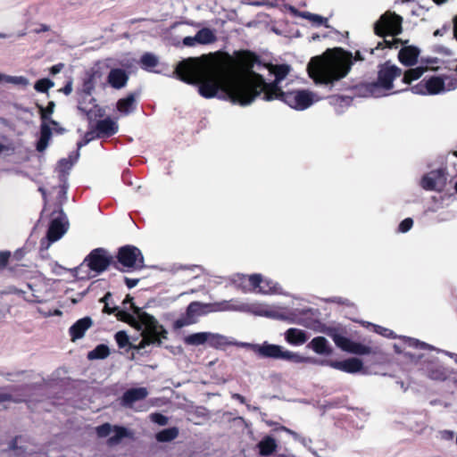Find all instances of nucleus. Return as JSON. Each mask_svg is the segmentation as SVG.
Returning a JSON list of instances; mask_svg holds the SVG:
<instances>
[{
  "label": "nucleus",
  "mask_w": 457,
  "mask_h": 457,
  "mask_svg": "<svg viewBox=\"0 0 457 457\" xmlns=\"http://www.w3.org/2000/svg\"><path fill=\"white\" fill-rule=\"evenodd\" d=\"M260 454L269 456L277 449V443L271 436H265L258 444Z\"/></svg>",
  "instance_id": "cd10ccee"
},
{
  "label": "nucleus",
  "mask_w": 457,
  "mask_h": 457,
  "mask_svg": "<svg viewBox=\"0 0 457 457\" xmlns=\"http://www.w3.org/2000/svg\"><path fill=\"white\" fill-rule=\"evenodd\" d=\"M129 81V74L126 71L115 68L112 69L107 76L108 84L114 89H121Z\"/></svg>",
  "instance_id": "412c9836"
},
{
  "label": "nucleus",
  "mask_w": 457,
  "mask_h": 457,
  "mask_svg": "<svg viewBox=\"0 0 457 457\" xmlns=\"http://www.w3.org/2000/svg\"><path fill=\"white\" fill-rule=\"evenodd\" d=\"M352 54L339 48L327 50L322 55L312 58L308 72L316 82L331 83L345 78L353 64Z\"/></svg>",
  "instance_id": "f03ea898"
},
{
  "label": "nucleus",
  "mask_w": 457,
  "mask_h": 457,
  "mask_svg": "<svg viewBox=\"0 0 457 457\" xmlns=\"http://www.w3.org/2000/svg\"><path fill=\"white\" fill-rule=\"evenodd\" d=\"M54 107H55V104L54 102H49L48 105L46 108L41 106L40 107V115H41L42 120H44V121H46L49 120L48 123L52 124L54 127V129H57L58 123L54 120H50V116L53 114V112L54 111Z\"/></svg>",
  "instance_id": "c9c22d12"
},
{
  "label": "nucleus",
  "mask_w": 457,
  "mask_h": 457,
  "mask_svg": "<svg viewBox=\"0 0 457 457\" xmlns=\"http://www.w3.org/2000/svg\"><path fill=\"white\" fill-rule=\"evenodd\" d=\"M62 68V65H61V64L60 65H54V66H53L51 68V73L52 74H57V73H59L61 71Z\"/></svg>",
  "instance_id": "6e6d98bb"
},
{
  "label": "nucleus",
  "mask_w": 457,
  "mask_h": 457,
  "mask_svg": "<svg viewBox=\"0 0 457 457\" xmlns=\"http://www.w3.org/2000/svg\"><path fill=\"white\" fill-rule=\"evenodd\" d=\"M300 16L303 19L311 21L312 22H313L317 25H321V24L327 23V21H328V20L326 18H324L320 15H318V14L309 12H303L300 14Z\"/></svg>",
  "instance_id": "ea45409f"
},
{
  "label": "nucleus",
  "mask_w": 457,
  "mask_h": 457,
  "mask_svg": "<svg viewBox=\"0 0 457 457\" xmlns=\"http://www.w3.org/2000/svg\"><path fill=\"white\" fill-rule=\"evenodd\" d=\"M96 433L100 437H104L113 433V436L109 438V444L114 445L127 436V429L122 427H112L109 423H105L96 428Z\"/></svg>",
  "instance_id": "a211bd4d"
},
{
  "label": "nucleus",
  "mask_w": 457,
  "mask_h": 457,
  "mask_svg": "<svg viewBox=\"0 0 457 457\" xmlns=\"http://www.w3.org/2000/svg\"><path fill=\"white\" fill-rule=\"evenodd\" d=\"M148 395V391L145 387H136L127 390L121 399L120 403L127 408H132L134 403L145 399Z\"/></svg>",
  "instance_id": "6ab92c4d"
},
{
  "label": "nucleus",
  "mask_w": 457,
  "mask_h": 457,
  "mask_svg": "<svg viewBox=\"0 0 457 457\" xmlns=\"http://www.w3.org/2000/svg\"><path fill=\"white\" fill-rule=\"evenodd\" d=\"M402 17L394 12L384 13L375 23L374 30L378 36H395L402 32Z\"/></svg>",
  "instance_id": "6e6552de"
},
{
  "label": "nucleus",
  "mask_w": 457,
  "mask_h": 457,
  "mask_svg": "<svg viewBox=\"0 0 457 457\" xmlns=\"http://www.w3.org/2000/svg\"><path fill=\"white\" fill-rule=\"evenodd\" d=\"M457 87V79L451 77L432 76L422 79L411 87V92L416 95H439L454 90Z\"/></svg>",
  "instance_id": "39448f33"
},
{
  "label": "nucleus",
  "mask_w": 457,
  "mask_h": 457,
  "mask_svg": "<svg viewBox=\"0 0 457 457\" xmlns=\"http://www.w3.org/2000/svg\"><path fill=\"white\" fill-rule=\"evenodd\" d=\"M110 354V349L105 345H99L87 354L89 360L105 359Z\"/></svg>",
  "instance_id": "2f4dec72"
},
{
  "label": "nucleus",
  "mask_w": 457,
  "mask_h": 457,
  "mask_svg": "<svg viewBox=\"0 0 457 457\" xmlns=\"http://www.w3.org/2000/svg\"><path fill=\"white\" fill-rule=\"evenodd\" d=\"M68 228L69 221L67 216L62 212H59L56 217H54L50 222L46 236L48 241L46 248H48L52 243L60 240L68 231Z\"/></svg>",
  "instance_id": "ddd939ff"
},
{
  "label": "nucleus",
  "mask_w": 457,
  "mask_h": 457,
  "mask_svg": "<svg viewBox=\"0 0 457 457\" xmlns=\"http://www.w3.org/2000/svg\"><path fill=\"white\" fill-rule=\"evenodd\" d=\"M138 279L126 278V284L129 288H132L137 285Z\"/></svg>",
  "instance_id": "864d4df0"
},
{
  "label": "nucleus",
  "mask_w": 457,
  "mask_h": 457,
  "mask_svg": "<svg viewBox=\"0 0 457 457\" xmlns=\"http://www.w3.org/2000/svg\"><path fill=\"white\" fill-rule=\"evenodd\" d=\"M394 348H395V350L397 353H400V352H401V350H400L399 346H398L396 344H395V345H394Z\"/></svg>",
  "instance_id": "e2e57ef3"
},
{
  "label": "nucleus",
  "mask_w": 457,
  "mask_h": 457,
  "mask_svg": "<svg viewBox=\"0 0 457 457\" xmlns=\"http://www.w3.org/2000/svg\"><path fill=\"white\" fill-rule=\"evenodd\" d=\"M115 340L119 347L123 348L129 344V337L124 331H119L115 334Z\"/></svg>",
  "instance_id": "c03bdc74"
},
{
  "label": "nucleus",
  "mask_w": 457,
  "mask_h": 457,
  "mask_svg": "<svg viewBox=\"0 0 457 457\" xmlns=\"http://www.w3.org/2000/svg\"><path fill=\"white\" fill-rule=\"evenodd\" d=\"M212 312H245V303L238 299L223 300L220 302L212 303Z\"/></svg>",
  "instance_id": "aec40b11"
},
{
  "label": "nucleus",
  "mask_w": 457,
  "mask_h": 457,
  "mask_svg": "<svg viewBox=\"0 0 457 457\" xmlns=\"http://www.w3.org/2000/svg\"><path fill=\"white\" fill-rule=\"evenodd\" d=\"M447 184V173L444 169L433 170L420 179V186L427 191L442 192Z\"/></svg>",
  "instance_id": "9d476101"
},
{
  "label": "nucleus",
  "mask_w": 457,
  "mask_h": 457,
  "mask_svg": "<svg viewBox=\"0 0 457 457\" xmlns=\"http://www.w3.org/2000/svg\"><path fill=\"white\" fill-rule=\"evenodd\" d=\"M331 368L346 373H357L363 368V362L358 358H350L345 361H326Z\"/></svg>",
  "instance_id": "f3484780"
},
{
  "label": "nucleus",
  "mask_w": 457,
  "mask_h": 457,
  "mask_svg": "<svg viewBox=\"0 0 457 457\" xmlns=\"http://www.w3.org/2000/svg\"><path fill=\"white\" fill-rule=\"evenodd\" d=\"M309 346L318 354H329L331 353L328 341L324 337H314L310 342Z\"/></svg>",
  "instance_id": "bb28decb"
},
{
  "label": "nucleus",
  "mask_w": 457,
  "mask_h": 457,
  "mask_svg": "<svg viewBox=\"0 0 457 457\" xmlns=\"http://www.w3.org/2000/svg\"><path fill=\"white\" fill-rule=\"evenodd\" d=\"M49 124L50 123H47L46 121H43L40 126V137L48 142L52 137V131Z\"/></svg>",
  "instance_id": "37998d69"
},
{
  "label": "nucleus",
  "mask_w": 457,
  "mask_h": 457,
  "mask_svg": "<svg viewBox=\"0 0 457 457\" xmlns=\"http://www.w3.org/2000/svg\"><path fill=\"white\" fill-rule=\"evenodd\" d=\"M109 297H111V294L108 293L104 295V297L102 299V301L104 303V311L106 312V313H112L114 311H115V307H110L109 305V303H108V300H109Z\"/></svg>",
  "instance_id": "09e8293b"
},
{
  "label": "nucleus",
  "mask_w": 457,
  "mask_h": 457,
  "mask_svg": "<svg viewBox=\"0 0 457 457\" xmlns=\"http://www.w3.org/2000/svg\"><path fill=\"white\" fill-rule=\"evenodd\" d=\"M401 69L397 66L386 62L380 67L378 79L376 83L369 84L366 87L368 94L366 96L373 97H381L386 96L385 91L393 88V81L401 76Z\"/></svg>",
  "instance_id": "423d86ee"
},
{
  "label": "nucleus",
  "mask_w": 457,
  "mask_h": 457,
  "mask_svg": "<svg viewBox=\"0 0 457 457\" xmlns=\"http://www.w3.org/2000/svg\"><path fill=\"white\" fill-rule=\"evenodd\" d=\"M38 312L40 313L43 314V316L45 317H47V316H51V315H60L62 312L58 310H54V312H51V311H47V312H44L42 311L41 309H38Z\"/></svg>",
  "instance_id": "603ef678"
},
{
  "label": "nucleus",
  "mask_w": 457,
  "mask_h": 457,
  "mask_svg": "<svg viewBox=\"0 0 457 457\" xmlns=\"http://www.w3.org/2000/svg\"><path fill=\"white\" fill-rule=\"evenodd\" d=\"M119 129L116 120L106 118L96 123V130L98 137H109L115 134Z\"/></svg>",
  "instance_id": "5701e85b"
},
{
  "label": "nucleus",
  "mask_w": 457,
  "mask_h": 457,
  "mask_svg": "<svg viewBox=\"0 0 457 457\" xmlns=\"http://www.w3.org/2000/svg\"><path fill=\"white\" fill-rule=\"evenodd\" d=\"M123 303H132V297L127 295ZM131 306L135 313L137 315V318H135L125 312H119L118 317L129 323L137 330L142 331V340L137 348L143 349L149 345H161L162 339L166 338L167 331L159 324L154 316L146 312H140L139 309L133 303H131Z\"/></svg>",
  "instance_id": "7ed1b4c3"
},
{
  "label": "nucleus",
  "mask_w": 457,
  "mask_h": 457,
  "mask_svg": "<svg viewBox=\"0 0 457 457\" xmlns=\"http://www.w3.org/2000/svg\"><path fill=\"white\" fill-rule=\"evenodd\" d=\"M208 332H198L187 336L184 338L185 344L188 345H201L207 344Z\"/></svg>",
  "instance_id": "c756f323"
},
{
  "label": "nucleus",
  "mask_w": 457,
  "mask_h": 457,
  "mask_svg": "<svg viewBox=\"0 0 457 457\" xmlns=\"http://www.w3.org/2000/svg\"><path fill=\"white\" fill-rule=\"evenodd\" d=\"M211 312H212L211 303L193 302L187 306L185 316L178 319L174 326L177 328H181L185 326L195 324L198 321L200 317Z\"/></svg>",
  "instance_id": "1a4fd4ad"
},
{
  "label": "nucleus",
  "mask_w": 457,
  "mask_h": 457,
  "mask_svg": "<svg viewBox=\"0 0 457 457\" xmlns=\"http://www.w3.org/2000/svg\"><path fill=\"white\" fill-rule=\"evenodd\" d=\"M217 41V35L214 29L203 28L197 31L194 37H186L183 38V45L194 47L197 45H211Z\"/></svg>",
  "instance_id": "2eb2a0df"
},
{
  "label": "nucleus",
  "mask_w": 457,
  "mask_h": 457,
  "mask_svg": "<svg viewBox=\"0 0 457 457\" xmlns=\"http://www.w3.org/2000/svg\"><path fill=\"white\" fill-rule=\"evenodd\" d=\"M5 37H6V36H5L4 34L0 33V38H5Z\"/></svg>",
  "instance_id": "338daca9"
},
{
  "label": "nucleus",
  "mask_w": 457,
  "mask_h": 457,
  "mask_svg": "<svg viewBox=\"0 0 457 457\" xmlns=\"http://www.w3.org/2000/svg\"><path fill=\"white\" fill-rule=\"evenodd\" d=\"M420 50L417 47L405 46L400 50L398 57L403 64L411 66L417 62Z\"/></svg>",
  "instance_id": "b1692460"
},
{
  "label": "nucleus",
  "mask_w": 457,
  "mask_h": 457,
  "mask_svg": "<svg viewBox=\"0 0 457 457\" xmlns=\"http://www.w3.org/2000/svg\"><path fill=\"white\" fill-rule=\"evenodd\" d=\"M10 255V252H0V269L6 266Z\"/></svg>",
  "instance_id": "8fccbe9b"
},
{
  "label": "nucleus",
  "mask_w": 457,
  "mask_h": 457,
  "mask_svg": "<svg viewBox=\"0 0 457 457\" xmlns=\"http://www.w3.org/2000/svg\"><path fill=\"white\" fill-rule=\"evenodd\" d=\"M228 344V338L225 336H222L218 333H212L208 332L207 337V345L215 347L220 348Z\"/></svg>",
  "instance_id": "7c9ffc66"
},
{
  "label": "nucleus",
  "mask_w": 457,
  "mask_h": 457,
  "mask_svg": "<svg viewBox=\"0 0 457 457\" xmlns=\"http://www.w3.org/2000/svg\"><path fill=\"white\" fill-rule=\"evenodd\" d=\"M374 331L385 337H395V335L392 330L380 326L374 325Z\"/></svg>",
  "instance_id": "49530a36"
},
{
  "label": "nucleus",
  "mask_w": 457,
  "mask_h": 457,
  "mask_svg": "<svg viewBox=\"0 0 457 457\" xmlns=\"http://www.w3.org/2000/svg\"><path fill=\"white\" fill-rule=\"evenodd\" d=\"M111 258L107 252L102 248L93 250L87 258L84 261L87 266L96 273H101L107 269Z\"/></svg>",
  "instance_id": "4468645a"
},
{
  "label": "nucleus",
  "mask_w": 457,
  "mask_h": 457,
  "mask_svg": "<svg viewBox=\"0 0 457 457\" xmlns=\"http://www.w3.org/2000/svg\"><path fill=\"white\" fill-rule=\"evenodd\" d=\"M78 158H79V153H76L73 156L71 155L68 158L62 159L59 162V169L61 170V171L66 172L69 170H71V168L75 163V162L78 160Z\"/></svg>",
  "instance_id": "e433bc0d"
},
{
  "label": "nucleus",
  "mask_w": 457,
  "mask_h": 457,
  "mask_svg": "<svg viewBox=\"0 0 457 457\" xmlns=\"http://www.w3.org/2000/svg\"><path fill=\"white\" fill-rule=\"evenodd\" d=\"M232 397H233V398H235V399H237V400H238V401H240L242 403H245V397H244V396H242L241 395L234 394V395H232Z\"/></svg>",
  "instance_id": "13d9d810"
},
{
  "label": "nucleus",
  "mask_w": 457,
  "mask_h": 457,
  "mask_svg": "<svg viewBox=\"0 0 457 457\" xmlns=\"http://www.w3.org/2000/svg\"><path fill=\"white\" fill-rule=\"evenodd\" d=\"M3 79L14 85L28 86L29 84V79L23 76H4Z\"/></svg>",
  "instance_id": "79ce46f5"
},
{
  "label": "nucleus",
  "mask_w": 457,
  "mask_h": 457,
  "mask_svg": "<svg viewBox=\"0 0 457 457\" xmlns=\"http://www.w3.org/2000/svg\"><path fill=\"white\" fill-rule=\"evenodd\" d=\"M93 321L89 317H84L77 320L70 328V335L71 341H76L82 338L85 336L86 331L92 326Z\"/></svg>",
  "instance_id": "4be33fe9"
},
{
  "label": "nucleus",
  "mask_w": 457,
  "mask_h": 457,
  "mask_svg": "<svg viewBox=\"0 0 457 457\" xmlns=\"http://www.w3.org/2000/svg\"><path fill=\"white\" fill-rule=\"evenodd\" d=\"M242 345L250 348L259 356L264 358L281 359L295 363H303L310 360L308 357H304L297 353L287 350L279 345L270 344L268 342H264L262 344L245 343L242 344Z\"/></svg>",
  "instance_id": "20e7f679"
},
{
  "label": "nucleus",
  "mask_w": 457,
  "mask_h": 457,
  "mask_svg": "<svg viewBox=\"0 0 457 457\" xmlns=\"http://www.w3.org/2000/svg\"><path fill=\"white\" fill-rule=\"evenodd\" d=\"M286 341L292 345H302L307 341V336L302 329L291 328L285 332Z\"/></svg>",
  "instance_id": "393cba45"
},
{
  "label": "nucleus",
  "mask_w": 457,
  "mask_h": 457,
  "mask_svg": "<svg viewBox=\"0 0 457 457\" xmlns=\"http://www.w3.org/2000/svg\"><path fill=\"white\" fill-rule=\"evenodd\" d=\"M412 225V220L411 218H407L399 224V231L402 233H405L411 228Z\"/></svg>",
  "instance_id": "de8ad7c7"
},
{
  "label": "nucleus",
  "mask_w": 457,
  "mask_h": 457,
  "mask_svg": "<svg viewBox=\"0 0 457 457\" xmlns=\"http://www.w3.org/2000/svg\"><path fill=\"white\" fill-rule=\"evenodd\" d=\"M62 91H63V93H64L65 95H69V94H71V91H72V86H71V83L67 84V85L63 87Z\"/></svg>",
  "instance_id": "4d7b16f0"
},
{
  "label": "nucleus",
  "mask_w": 457,
  "mask_h": 457,
  "mask_svg": "<svg viewBox=\"0 0 457 457\" xmlns=\"http://www.w3.org/2000/svg\"><path fill=\"white\" fill-rule=\"evenodd\" d=\"M402 340L403 341V343L410 346V347H413V348H421V349H433V347L424 342H420L416 339H413V338H410V337H401Z\"/></svg>",
  "instance_id": "58836bf2"
},
{
  "label": "nucleus",
  "mask_w": 457,
  "mask_h": 457,
  "mask_svg": "<svg viewBox=\"0 0 457 457\" xmlns=\"http://www.w3.org/2000/svg\"><path fill=\"white\" fill-rule=\"evenodd\" d=\"M290 70L287 64L269 65L275 81L267 84L252 71L251 61L245 56L235 59L215 53L182 61L177 65L176 73L186 83L199 84V93L205 98L228 99L245 106L262 93L266 101L280 99L295 110H306L320 98L308 90L284 91L280 83Z\"/></svg>",
  "instance_id": "f257e3e1"
},
{
  "label": "nucleus",
  "mask_w": 457,
  "mask_h": 457,
  "mask_svg": "<svg viewBox=\"0 0 457 457\" xmlns=\"http://www.w3.org/2000/svg\"><path fill=\"white\" fill-rule=\"evenodd\" d=\"M179 435V430L176 428H165L156 435V439L159 442H169L175 439Z\"/></svg>",
  "instance_id": "72a5a7b5"
},
{
  "label": "nucleus",
  "mask_w": 457,
  "mask_h": 457,
  "mask_svg": "<svg viewBox=\"0 0 457 457\" xmlns=\"http://www.w3.org/2000/svg\"><path fill=\"white\" fill-rule=\"evenodd\" d=\"M135 106V97L129 95L125 98H121L117 102V110L122 115H128L133 112Z\"/></svg>",
  "instance_id": "c85d7f7f"
},
{
  "label": "nucleus",
  "mask_w": 457,
  "mask_h": 457,
  "mask_svg": "<svg viewBox=\"0 0 457 457\" xmlns=\"http://www.w3.org/2000/svg\"><path fill=\"white\" fill-rule=\"evenodd\" d=\"M118 260L127 268L140 269L144 266V257L141 251L133 245H126L120 249Z\"/></svg>",
  "instance_id": "f8f14e48"
},
{
  "label": "nucleus",
  "mask_w": 457,
  "mask_h": 457,
  "mask_svg": "<svg viewBox=\"0 0 457 457\" xmlns=\"http://www.w3.org/2000/svg\"><path fill=\"white\" fill-rule=\"evenodd\" d=\"M15 457H41L38 453H33L29 447H18L12 450Z\"/></svg>",
  "instance_id": "a19ab883"
},
{
  "label": "nucleus",
  "mask_w": 457,
  "mask_h": 457,
  "mask_svg": "<svg viewBox=\"0 0 457 457\" xmlns=\"http://www.w3.org/2000/svg\"><path fill=\"white\" fill-rule=\"evenodd\" d=\"M386 43L387 44L388 47L389 48H392L395 46V44L397 43L396 40H393V41H386Z\"/></svg>",
  "instance_id": "bf43d9fd"
},
{
  "label": "nucleus",
  "mask_w": 457,
  "mask_h": 457,
  "mask_svg": "<svg viewBox=\"0 0 457 457\" xmlns=\"http://www.w3.org/2000/svg\"><path fill=\"white\" fill-rule=\"evenodd\" d=\"M434 35H435V36L442 35V34H441V30H440V29L436 30V31H435V33H434Z\"/></svg>",
  "instance_id": "0e129e2a"
},
{
  "label": "nucleus",
  "mask_w": 457,
  "mask_h": 457,
  "mask_svg": "<svg viewBox=\"0 0 457 457\" xmlns=\"http://www.w3.org/2000/svg\"><path fill=\"white\" fill-rule=\"evenodd\" d=\"M335 345L344 352L353 354L367 355L371 353V348L361 343L351 340L337 332L330 333Z\"/></svg>",
  "instance_id": "9b49d317"
},
{
  "label": "nucleus",
  "mask_w": 457,
  "mask_h": 457,
  "mask_svg": "<svg viewBox=\"0 0 457 457\" xmlns=\"http://www.w3.org/2000/svg\"><path fill=\"white\" fill-rule=\"evenodd\" d=\"M425 69L422 67H417L411 69L404 73L403 81L405 84H411L412 81L419 79L424 73Z\"/></svg>",
  "instance_id": "f704fd0d"
},
{
  "label": "nucleus",
  "mask_w": 457,
  "mask_h": 457,
  "mask_svg": "<svg viewBox=\"0 0 457 457\" xmlns=\"http://www.w3.org/2000/svg\"><path fill=\"white\" fill-rule=\"evenodd\" d=\"M436 4H442L444 3H445L447 0H433Z\"/></svg>",
  "instance_id": "680f3d73"
},
{
  "label": "nucleus",
  "mask_w": 457,
  "mask_h": 457,
  "mask_svg": "<svg viewBox=\"0 0 457 457\" xmlns=\"http://www.w3.org/2000/svg\"><path fill=\"white\" fill-rule=\"evenodd\" d=\"M12 400V396L7 394H0V403Z\"/></svg>",
  "instance_id": "5fc2aeb1"
},
{
  "label": "nucleus",
  "mask_w": 457,
  "mask_h": 457,
  "mask_svg": "<svg viewBox=\"0 0 457 457\" xmlns=\"http://www.w3.org/2000/svg\"><path fill=\"white\" fill-rule=\"evenodd\" d=\"M260 282V274L244 275L236 274L232 278V283L243 292H253L257 289Z\"/></svg>",
  "instance_id": "dca6fc26"
},
{
  "label": "nucleus",
  "mask_w": 457,
  "mask_h": 457,
  "mask_svg": "<svg viewBox=\"0 0 457 457\" xmlns=\"http://www.w3.org/2000/svg\"><path fill=\"white\" fill-rule=\"evenodd\" d=\"M49 145V142L39 137V140L37 143V150L38 152H44Z\"/></svg>",
  "instance_id": "3c124183"
},
{
  "label": "nucleus",
  "mask_w": 457,
  "mask_h": 457,
  "mask_svg": "<svg viewBox=\"0 0 457 457\" xmlns=\"http://www.w3.org/2000/svg\"><path fill=\"white\" fill-rule=\"evenodd\" d=\"M140 62L143 69L151 71L154 67L157 66L159 60L156 55L150 53H146L142 55Z\"/></svg>",
  "instance_id": "473e14b6"
},
{
  "label": "nucleus",
  "mask_w": 457,
  "mask_h": 457,
  "mask_svg": "<svg viewBox=\"0 0 457 457\" xmlns=\"http://www.w3.org/2000/svg\"><path fill=\"white\" fill-rule=\"evenodd\" d=\"M92 88H93V87H92V86H90V87H89V86H87V92H88V93H90V92H91Z\"/></svg>",
  "instance_id": "69168bd1"
},
{
  "label": "nucleus",
  "mask_w": 457,
  "mask_h": 457,
  "mask_svg": "<svg viewBox=\"0 0 457 457\" xmlns=\"http://www.w3.org/2000/svg\"><path fill=\"white\" fill-rule=\"evenodd\" d=\"M262 295H272L280 292V287L278 283L270 278H263L260 275V282L258 283L257 289L254 291Z\"/></svg>",
  "instance_id": "a878e982"
},
{
  "label": "nucleus",
  "mask_w": 457,
  "mask_h": 457,
  "mask_svg": "<svg viewBox=\"0 0 457 457\" xmlns=\"http://www.w3.org/2000/svg\"><path fill=\"white\" fill-rule=\"evenodd\" d=\"M54 86V83L49 79H41L34 86L37 92L46 93Z\"/></svg>",
  "instance_id": "4c0bfd02"
},
{
  "label": "nucleus",
  "mask_w": 457,
  "mask_h": 457,
  "mask_svg": "<svg viewBox=\"0 0 457 457\" xmlns=\"http://www.w3.org/2000/svg\"><path fill=\"white\" fill-rule=\"evenodd\" d=\"M150 420L161 426H164L168 423V418L161 413H152L150 415Z\"/></svg>",
  "instance_id": "a18cd8bd"
},
{
  "label": "nucleus",
  "mask_w": 457,
  "mask_h": 457,
  "mask_svg": "<svg viewBox=\"0 0 457 457\" xmlns=\"http://www.w3.org/2000/svg\"><path fill=\"white\" fill-rule=\"evenodd\" d=\"M245 312L254 316L281 320L287 319V309L282 305L254 301L252 303H245Z\"/></svg>",
  "instance_id": "0eeeda50"
},
{
  "label": "nucleus",
  "mask_w": 457,
  "mask_h": 457,
  "mask_svg": "<svg viewBox=\"0 0 457 457\" xmlns=\"http://www.w3.org/2000/svg\"><path fill=\"white\" fill-rule=\"evenodd\" d=\"M4 150H6V146H5L4 144L0 143V154H1Z\"/></svg>",
  "instance_id": "052dcab7"
},
{
  "label": "nucleus",
  "mask_w": 457,
  "mask_h": 457,
  "mask_svg": "<svg viewBox=\"0 0 457 457\" xmlns=\"http://www.w3.org/2000/svg\"><path fill=\"white\" fill-rule=\"evenodd\" d=\"M454 189H455V191H456V193H457V181L455 182Z\"/></svg>",
  "instance_id": "774afa93"
}]
</instances>
